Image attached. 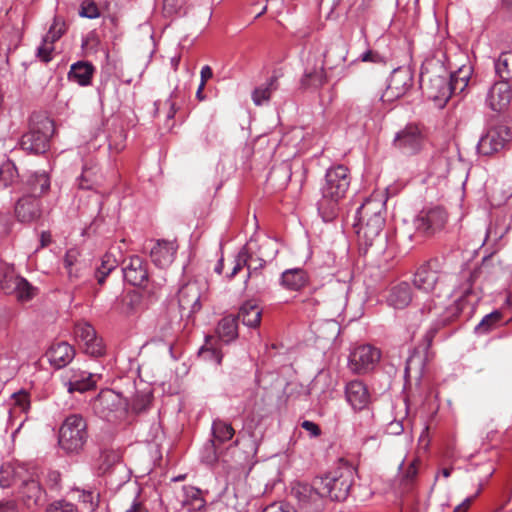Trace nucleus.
<instances>
[{
  "instance_id": "nucleus-1",
  "label": "nucleus",
  "mask_w": 512,
  "mask_h": 512,
  "mask_svg": "<svg viewBox=\"0 0 512 512\" xmlns=\"http://www.w3.org/2000/svg\"><path fill=\"white\" fill-rule=\"evenodd\" d=\"M0 486H17L21 501L29 509L46 501V492L40 484V471L35 466L18 465L13 469H2Z\"/></svg>"
},
{
  "instance_id": "nucleus-2",
  "label": "nucleus",
  "mask_w": 512,
  "mask_h": 512,
  "mask_svg": "<svg viewBox=\"0 0 512 512\" xmlns=\"http://www.w3.org/2000/svg\"><path fill=\"white\" fill-rule=\"evenodd\" d=\"M348 168L337 165L330 168L325 175L322 197L318 201V211L325 222L333 220L337 214L338 202L345 197L350 186Z\"/></svg>"
},
{
  "instance_id": "nucleus-3",
  "label": "nucleus",
  "mask_w": 512,
  "mask_h": 512,
  "mask_svg": "<svg viewBox=\"0 0 512 512\" xmlns=\"http://www.w3.org/2000/svg\"><path fill=\"white\" fill-rule=\"evenodd\" d=\"M88 439L87 422L80 414H71L65 418L58 436L60 448L67 454L80 453Z\"/></svg>"
},
{
  "instance_id": "nucleus-4",
  "label": "nucleus",
  "mask_w": 512,
  "mask_h": 512,
  "mask_svg": "<svg viewBox=\"0 0 512 512\" xmlns=\"http://www.w3.org/2000/svg\"><path fill=\"white\" fill-rule=\"evenodd\" d=\"M322 483L315 478L312 483L298 482L292 487L291 494L297 500L299 512H321L324 509Z\"/></svg>"
},
{
  "instance_id": "nucleus-5",
  "label": "nucleus",
  "mask_w": 512,
  "mask_h": 512,
  "mask_svg": "<svg viewBox=\"0 0 512 512\" xmlns=\"http://www.w3.org/2000/svg\"><path fill=\"white\" fill-rule=\"evenodd\" d=\"M54 123L49 118H42L31 125L20 141L21 148L29 153H44L49 148V141L54 133Z\"/></svg>"
},
{
  "instance_id": "nucleus-6",
  "label": "nucleus",
  "mask_w": 512,
  "mask_h": 512,
  "mask_svg": "<svg viewBox=\"0 0 512 512\" xmlns=\"http://www.w3.org/2000/svg\"><path fill=\"white\" fill-rule=\"evenodd\" d=\"M205 290L206 283L199 280L188 281L179 288L177 302L182 317L189 318L200 311Z\"/></svg>"
},
{
  "instance_id": "nucleus-7",
  "label": "nucleus",
  "mask_w": 512,
  "mask_h": 512,
  "mask_svg": "<svg viewBox=\"0 0 512 512\" xmlns=\"http://www.w3.org/2000/svg\"><path fill=\"white\" fill-rule=\"evenodd\" d=\"M512 142V133L506 125L491 126L483 134L478 142V153L483 156H491L503 150L509 149Z\"/></svg>"
},
{
  "instance_id": "nucleus-8",
  "label": "nucleus",
  "mask_w": 512,
  "mask_h": 512,
  "mask_svg": "<svg viewBox=\"0 0 512 512\" xmlns=\"http://www.w3.org/2000/svg\"><path fill=\"white\" fill-rule=\"evenodd\" d=\"M321 480L324 496L334 501H343L347 498L352 486V474L349 469H336L329 472Z\"/></svg>"
},
{
  "instance_id": "nucleus-9",
  "label": "nucleus",
  "mask_w": 512,
  "mask_h": 512,
  "mask_svg": "<svg viewBox=\"0 0 512 512\" xmlns=\"http://www.w3.org/2000/svg\"><path fill=\"white\" fill-rule=\"evenodd\" d=\"M440 283V270L437 260H430L422 264L414 273L413 286L427 296H434Z\"/></svg>"
},
{
  "instance_id": "nucleus-10",
  "label": "nucleus",
  "mask_w": 512,
  "mask_h": 512,
  "mask_svg": "<svg viewBox=\"0 0 512 512\" xmlns=\"http://www.w3.org/2000/svg\"><path fill=\"white\" fill-rule=\"evenodd\" d=\"M447 222V213L441 207L422 210L415 220V228L425 236L442 230Z\"/></svg>"
},
{
  "instance_id": "nucleus-11",
  "label": "nucleus",
  "mask_w": 512,
  "mask_h": 512,
  "mask_svg": "<svg viewBox=\"0 0 512 512\" xmlns=\"http://www.w3.org/2000/svg\"><path fill=\"white\" fill-rule=\"evenodd\" d=\"M380 351L371 345H361L354 349L349 357L350 369L356 374L372 370L380 360Z\"/></svg>"
},
{
  "instance_id": "nucleus-12",
  "label": "nucleus",
  "mask_w": 512,
  "mask_h": 512,
  "mask_svg": "<svg viewBox=\"0 0 512 512\" xmlns=\"http://www.w3.org/2000/svg\"><path fill=\"white\" fill-rule=\"evenodd\" d=\"M420 85L424 88L433 100L449 99V85L447 78L441 75H434L427 65H423L420 72Z\"/></svg>"
},
{
  "instance_id": "nucleus-13",
  "label": "nucleus",
  "mask_w": 512,
  "mask_h": 512,
  "mask_svg": "<svg viewBox=\"0 0 512 512\" xmlns=\"http://www.w3.org/2000/svg\"><path fill=\"white\" fill-rule=\"evenodd\" d=\"M425 141L422 131L416 125H407L396 134L394 146L404 154H415L421 150Z\"/></svg>"
},
{
  "instance_id": "nucleus-14",
  "label": "nucleus",
  "mask_w": 512,
  "mask_h": 512,
  "mask_svg": "<svg viewBox=\"0 0 512 512\" xmlns=\"http://www.w3.org/2000/svg\"><path fill=\"white\" fill-rule=\"evenodd\" d=\"M412 81L413 78L409 70L402 68L395 69L391 73L387 88L382 94V101L391 102L402 97L412 86Z\"/></svg>"
},
{
  "instance_id": "nucleus-15",
  "label": "nucleus",
  "mask_w": 512,
  "mask_h": 512,
  "mask_svg": "<svg viewBox=\"0 0 512 512\" xmlns=\"http://www.w3.org/2000/svg\"><path fill=\"white\" fill-rule=\"evenodd\" d=\"M465 304V299L460 297L453 300L448 306H442L435 304L433 307L428 305V315H431L432 319L435 320L436 325H446L450 321L454 320L462 312Z\"/></svg>"
},
{
  "instance_id": "nucleus-16",
  "label": "nucleus",
  "mask_w": 512,
  "mask_h": 512,
  "mask_svg": "<svg viewBox=\"0 0 512 512\" xmlns=\"http://www.w3.org/2000/svg\"><path fill=\"white\" fill-rule=\"evenodd\" d=\"M512 99L511 86L507 81L495 82L487 96L488 106L497 112L504 111Z\"/></svg>"
},
{
  "instance_id": "nucleus-17",
  "label": "nucleus",
  "mask_w": 512,
  "mask_h": 512,
  "mask_svg": "<svg viewBox=\"0 0 512 512\" xmlns=\"http://www.w3.org/2000/svg\"><path fill=\"white\" fill-rule=\"evenodd\" d=\"M41 203L39 199L23 196L15 205V215L20 222L31 223L41 217Z\"/></svg>"
},
{
  "instance_id": "nucleus-18",
  "label": "nucleus",
  "mask_w": 512,
  "mask_h": 512,
  "mask_svg": "<svg viewBox=\"0 0 512 512\" xmlns=\"http://www.w3.org/2000/svg\"><path fill=\"white\" fill-rule=\"evenodd\" d=\"M176 251L177 244L175 242L158 240L151 249L150 256L156 266L167 268L173 263Z\"/></svg>"
},
{
  "instance_id": "nucleus-19",
  "label": "nucleus",
  "mask_w": 512,
  "mask_h": 512,
  "mask_svg": "<svg viewBox=\"0 0 512 512\" xmlns=\"http://www.w3.org/2000/svg\"><path fill=\"white\" fill-rule=\"evenodd\" d=\"M345 396L354 410H362L370 402V394L365 384L359 380L350 381L346 385Z\"/></svg>"
},
{
  "instance_id": "nucleus-20",
  "label": "nucleus",
  "mask_w": 512,
  "mask_h": 512,
  "mask_svg": "<svg viewBox=\"0 0 512 512\" xmlns=\"http://www.w3.org/2000/svg\"><path fill=\"white\" fill-rule=\"evenodd\" d=\"M24 196L38 199L48 192L50 188V177L45 171L30 173L24 182Z\"/></svg>"
},
{
  "instance_id": "nucleus-21",
  "label": "nucleus",
  "mask_w": 512,
  "mask_h": 512,
  "mask_svg": "<svg viewBox=\"0 0 512 512\" xmlns=\"http://www.w3.org/2000/svg\"><path fill=\"white\" fill-rule=\"evenodd\" d=\"M384 224V218L357 221L355 226L357 227L356 233L358 238L364 241L365 245L372 246L375 240L380 237Z\"/></svg>"
},
{
  "instance_id": "nucleus-22",
  "label": "nucleus",
  "mask_w": 512,
  "mask_h": 512,
  "mask_svg": "<svg viewBox=\"0 0 512 512\" xmlns=\"http://www.w3.org/2000/svg\"><path fill=\"white\" fill-rule=\"evenodd\" d=\"M124 278L133 286H141L148 280L145 262L139 256H132L123 268Z\"/></svg>"
},
{
  "instance_id": "nucleus-23",
  "label": "nucleus",
  "mask_w": 512,
  "mask_h": 512,
  "mask_svg": "<svg viewBox=\"0 0 512 512\" xmlns=\"http://www.w3.org/2000/svg\"><path fill=\"white\" fill-rule=\"evenodd\" d=\"M385 201L383 195L378 193L368 198L357 210V221L384 218Z\"/></svg>"
},
{
  "instance_id": "nucleus-24",
  "label": "nucleus",
  "mask_w": 512,
  "mask_h": 512,
  "mask_svg": "<svg viewBox=\"0 0 512 512\" xmlns=\"http://www.w3.org/2000/svg\"><path fill=\"white\" fill-rule=\"evenodd\" d=\"M119 396L112 390L101 391L93 401V409L103 418H109L110 414L120 406Z\"/></svg>"
},
{
  "instance_id": "nucleus-25",
  "label": "nucleus",
  "mask_w": 512,
  "mask_h": 512,
  "mask_svg": "<svg viewBox=\"0 0 512 512\" xmlns=\"http://www.w3.org/2000/svg\"><path fill=\"white\" fill-rule=\"evenodd\" d=\"M50 363L56 368L68 365L75 356V350L67 342H58L50 346L46 353Z\"/></svg>"
},
{
  "instance_id": "nucleus-26",
  "label": "nucleus",
  "mask_w": 512,
  "mask_h": 512,
  "mask_svg": "<svg viewBox=\"0 0 512 512\" xmlns=\"http://www.w3.org/2000/svg\"><path fill=\"white\" fill-rule=\"evenodd\" d=\"M347 54V45L341 40L335 41L325 51L323 64L330 70L335 69L345 63Z\"/></svg>"
},
{
  "instance_id": "nucleus-27",
  "label": "nucleus",
  "mask_w": 512,
  "mask_h": 512,
  "mask_svg": "<svg viewBox=\"0 0 512 512\" xmlns=\"http://www.w3.org/2000/svg\"><path fill=\"white\" fill-rule=\"evenodd\" d=\"M386 301L395 309H403L412 301V291L407 282L393 286L387 295Z\"/></svg>"
},
{
  "instance_id": "nucleus-28",
  "label": "nucleus",
  "mask_w": 512,
  "mask_h": 512,
  "mask_svg": "<svg viewBox=\"0 0 512 512\" xmlns=\"http://www.w3.org/2000/svg\"><path fill=\"white\" fill-rule=\"evenodd\" d=\"M63 263L70 281H75L83 276L85 263L80 260V252L77 249L67 250Z\"/></svg>"
},
{
  "instance_id": "nucleus-29",
  "label": "nucleus",
  "mask_w": 512,
  "mask_h": 512,
  "mask_svg": "<svg viewBox=\"0 0 512 512\" xmlns=\"http://www.w3.org/2000/svg\"><path fill=\"white\" fill-rule=\"evenodd\" d=\"M180 501L189 511H201L206 505L202 492L193 486H183Z\"/></svg>"
},
{
  "instance_id": "nucleus-30",
  "label": "nucleus",
  "mask_w": 512,
  "mask_h": 512,
  "mask_svg": "<svg viewBox=\"0 0 512 512\" xmlns=\"http://www.w3.org/2000/svg\"><path fill=\"white\" fill-rule=\"evenodd\" d=\"M256 262L257 263L253 264V262L250 260L248 249L243 247L235 257V260L233 261V267L227 277L229 279L233 278L244 266L247 267L248 277H250L252 272L257 271L263 266L262 260H257Z\"/></svg>"
},
{
  "instance_id": "nucleus-31",
  "label": "nucleus",
  "mask_w": 512,
  "mask_h": 512,
  "mask_svg": "<svg viewBox=\"0 0 512 512\" xmlns=\"http://www.w3.org/2000/svg\"><path fill=\"white\" fill-rule=\"evenodd\" d=\"M308 282L307 273L300 268L288 269L282 273L281 285L289 290L298 291Z\"/></svg>"
},
{
  "instance_id": "nucleus-32",
  "label": "nucleus",
  "mask_w": 512,
  "mask_h": 512,
  "mask_svg": "<svg viewBox=\"0 0 512 512\" xmlns=\"http://www.w3.org/2000/svg\"><path fill=\"white\" fill-rule=\"evenodd\" d=\"M101 378V375L98 373H82L77 376L74 375L68 385V391L70 393L74 391L78 392H86L95 388L97 381Z\"/></svg>"
},
{
  "instance_id": "nucleus-33",
  "label": "nucleus",
  "mask_w": 512,
  "mask_h": 512,
  "mask_svg": "<svg viewBox=\"0 0 512 512\" xmlns=\"http://www.w3.org/2000/svg\"><path fill=\"white\" fill-rule=\"evenodd\" d=\"M262 311L259 306L252 302H245L238 313L237 319L249 327H257L261 322Z\"/></svg>"
},
{
  "instance_id": "nucleus-34",
  "label": "nucleus",
  "mask_w": 512,
  "mask_h": 512,
  "mask_svg": "<svg viewBox=\"0 0 512 512\" xmlns=\"http://www.w3.org/2000/svg\"><path fill=\"white\" fill-rule=\"evenodd\" d=\"M102 174L99 168L94 166H84L82 174L78 178V186L81 189H96L101 185Z\"/></svg>"
},
{
  "instance_id": "nucleus-35",
  "label": "nucleus",
  "mask_w": 512,
  "mask_h": 512,
  "mask_svg": "<svg viewBox=\"0 0 512 512\" xmlns=\"http://www.w3.org/2000/svg\"><path fill=\"white\" fill-rule=\"evenodd\" d=\"M94 67L86 62H77L71 66L68 78L81 86L88 85L92 79Z\"/></svg>"
},
{
  "instance_id": "nucleus-36",
  "label": "nucleus",
  "mask_w": 512,
  "mask_h": 512,
  "mask_svg": "<svg viewBox=\"0 0 512 512\" xmlns=\"http://www.w3.org/2000/svg\"><path fill=\"white\" fill-rule=\"evenodd\" d=\"M326 73L324 70L323 65L319 67H313L311 69H306L302 79L301 84L305 88L314 87L318 88L321 87L326 83Z\"/></svg>"
},
{
  "instance_id": "nucleus-37",
  "label": "nucleus",
  "mask_w": 512,
  "mask_h": 512,
  "mask_svg": "<svg viewBox=\"0 0 512 512\" xmlns=\"http://www.w3.org/2000/svg\"><path fill=\"white\" fill-rule=\"evenodd\" d=\"M237 318L230 315L221 319L217 327V334L224 342H230L237 336Z\"/></svg>"
},
{
  "instance_id": "nucleus-38",
  "label": "nucleus",
  "mask_w": 512,
  "mask_h": 512,
  "mask_svg": "<svg viewBox=\"0 0 512 512\" xmlns=\"http://www.w3.org/2000/svg\"><path fill=\"white\" fill-rule=\"evenodd\" d=\"M495 70L502 81L512 79V51L503 52L495 62Z\"/></svg>"
},
{
  "instance_id": "nucleus-39",
  "label": "nucleus",
  "mask_w": 512,
  "mask_h": 512,
  "mask_svg": "<svg viewBox=\"0 0 512 512\" xmlns=\"http://www.w3.org/2000/svg\"><path fill=\"white\" fill-rule=\"evenodd\" d=\"M277 80L276 76H272L265 87L260 86L253 91L252 99L255 105H262L270 99L272 92L278 89Z\"/></svg>"
},
{
  "instance_id": "nucleus-40",
  "label": "nucleus",
  "mask_w": 512,
  "mask_h": 512,
  "mask_svg": "<svg viewBox=\"0 0 512 512\" xmlns=\"http://www.w3.org/2000/svg\"><path fill=\"white\" fill-rule=\"evenodd\" d=\"M424 369V357L421 353L413 352L406 362L405 377L406 378H420Z\"/></svg>"
},
{
  "instance_id": "nucleus-41",
  "label": "nucleus",
  "mask_w": 512,
  "mask_h": 512,
  "mask_svg": "<svg viewBox=\"0 0 512 512\" xmlns=\"http://www.w3.org/2000/svg\"><path fill=\"white\" fill-rule=\"evenodd\" d=\"M13 281L14 294L19 301H29L36 295L37 289L25 278L18 276V279H14Z\"/></svg>"
},
{
  "instance_id": "nucleus-42",
  "label": "nucleus",
  "mask_w": 512,
  "mask_h": 512,
  "mask_svg": "<svg viewBox=\"0 0 512 512\" xmlns=\"http://www.w3.org/2000/svg\"><path fill=\"white\" fill-rule=\"evenodd\" d=\"M212 433L215 441L224 443L232 439L235 434V430L231 424L217 419L212 424Z\"/></svg>"
},
{
  "instance_id": "nucleus-43",
  "label": "nucleus",
  "mask_w": 512,
  "mask_h": 512,
  "mask_svg": "<svg viewBox=\"0 0 512 512\" xmlns=\"http://www.w3.org/2000/svg\"><path fill=\"white\" fill-rule=\"evenodd\" d=\"M468 81V73H465L461 69L458 72L451 74L450 80L447 81V84L449 85V98L452 95L462 93L467 87Z\"/></svg>"
},
{
  "instance_id": "nucleus-44",
  "label": "nucleus",
  "mask_w": 512,
  "mask_h": 512,
  "mask_svg": "<svg viewBox=\"0 0 512 512\" xmlns=\"http://www.w3.org/2000/svg\"><path fill=\"white\" fill-rule=\"evenodd\" d=\"M117 260L113 254L107 252L101 260V265L96 271V278L100 285L105 282L106 277L116 268Z\"/></svg>"
},
{
  "instance_id": "nucleus-45",
  "label": "nucleus",
  "mask_w": 512,
  "mask_h": 512,
  "mask_svg": "<svg viewBox=\"0 0 512 512\" xmlns=\"http://www.w3.org/2000/svg\"><path fill=\"white\" fill-rule=\"evenodd\" d=\"M502 321V314L499 311H494L486 315L481 322L476 326V332L479 334H486L499 326Z\"/></svg>"
},
{
  "instance_id": "nucleus-46",
  "label": "nucleus",
  "mask_w": 512,
  "mask_h": 512,
  "mask_svg": "<svg viewBox=\"0 0 512 512\" xmlns=\"http://www.w3.org/2000/svg\"><path fill=\"white\" fill-rule=\"evenodd\" d=\"M151 401V390L137 391L132 398L131 409L136 413H141L149 408Z\"/></svg>"
},
{
  "instance_id": "nucleus-47",
  "label": "nucleus",
  "mask_w": 512,
  "mask_h": 512,
  "mask_svg": "<svg viewBox=\"0 0 512 512\" xmlns=\"http://www.w3.org/2000/svg\"><path fill=\"white\" fill-rule=\"evenodd\" d=\"M75 337L80 342L81 347L90 343L97 335L94 328L89 323H78L74 329Z\"/></svg>"
},
{
  "instance_id": "nucleus-48",
  "label": "nucleus",
  "mask_w": 512,
  "mask_h": 512,
  "mask_svg": "<svg viewBox=\"0 0 512 512\" xmlns=\"http://www.w3.org/2000/svg\"><path fill=\"white\" fill-rule=\"evenodd\" d=\"M65 32V23L61 19L55 17L54 22L51 25L48 33L43 39L48 40L51 43H55Z\"/></svg>"
},
{
  "instance_id": "nucleus-49",
  "label": "nucleus",
  "mask_w": 512,
  "mask_h": 512,
  "mask_svg": "<svg viewBox=\"0 0 512 512\" xmlns=\"http://www.w3.org/2000/svg\"><path fill=\"white\" fill-rule=\"evenodd\" d=\"M82 349L86 354L92 357H100L105 353V346L103 344V341L101 338H98L97 336L90 343H86V345H84Z\"/></svg>"
},
{
  "instance_id": "nucleus-50",
  "label": "nucleus",
  "mask_w": 512,
  "mask_h": 512,
  "mask_svg": "<svg viewBox=\"0 0 512 512\" xmlns=\"http://www.w3.org/2000/svg\"><path fill=\"white\" fill-rule=\"evenodd\" d=\"M199 357H201L203 360L214 361L217 364H220L222 361L221 352L212 346L209 347L208 343H206V345L199 350Z\"/></svg>"
},
{
  "instance_id": "nucleus-51",
  "label": "nucleus",
  "mask_w": 512,
  "mask_h": 512,
  "mask_svg": "<svg viewBox=\"0 0 512 512\" xmlns=\"http://www.w3.org/2000/svg\"><path fill=\"white\" fill-rule=\"evenodd\" d=\"M45 484L50 491L58 492L61 488V474L56 470H48L45 475Z\"/></svg>"
},
{
  "instance_id": "nucleus-52",
  "label": "nucleus",
  "mask_w": 512,
  "mask_h": 512,
  "mask_svg": "<svg viewBox=\"0 0 512 512\" xmlns=\"http://www.w3.org/2000/svg\"><path fill=\"white\" fill-rule=\"evenodd\" d=\"M79 14L82 17L94 19V18L99 17L100 12H99V8H98V6L96 5L95 2H93V1H84L81 4Z\"/></svg>"
},
{
  "instance_id": "nucleus-53",
  "label": "nucleus",
  "mask_w": 512,
  "mask_h": 512,
  "mask_svg": "<svg viewBox=\"0 0 512 512\" xmlns=\"http://www.w3.org/2000/svg\"><path fill=\"white\" fill-rule=\"evenodd\" d=\"M54 51V44L48 40L43 39L42 44L37 49V57L47 63L52 59V52Z\"/></svg>"
},
{
  "instance_id": "nucleus-54",
  "label": "nucleus",
  "mask_w": 512,
  "mask_h": 512,
  "mask_svg": "<svg viewBox=\"0 0 512 512\" xmlns=\"http://www.w3.org/2000/svg\"><path fill=\"white\" fill-rule=\"evenodd\" d=\"M46 512H77V509L74 504L65 500H59L51 503L47 507Z\"/></svg>"
},
{
  "instance_id": "nucleus-55",
  "label": "nucleus",
  "mask_w": 512,
  "mask_h": 512,
  "mask_svg": "<svg viewBox=\"0 0 512 512\" xmlns=\"http://www.w3.org/2000/svg\"><path fill=\"white\" fill-rule=\"evenodd\" d=\"M125 134L123 129H119L114 132L109 138V148L115 150L117 153L122 151L124 148Z\"/></svg>"
},
{
  "instance_id": "nucleus-56",
  "label": "nucleus",
  "mask_w": 512,
  "mask_h": 512,
  "mask_svg": "<svg viewBox=\"0 0 512 512\" xmlns=\"http://www.w3.org/2000/svg\"><path fill=\"white\" fill-rule=\"evenodd\" d=\"M15 406H17L21 412H27L30 408V399L27 392L21 391L14 394Z\"/></svg>"
},
{
  "instance_id": "nucleus-57",
  "label": "nucleus",
  "mask_w": 512,
  "mask_h": 512,
  "mask_svg": "<svg viewBox=\"0 0 512 512\" xmlns=\"http://www.w3.org/2000/svg\"><path fill=\"white\" fill-rule=\"evenodd\" d=\"M14 279H18V276H14L12 274L4 275L2 279H0V289L5 294H12L14 293Z\"/></svg>"
},
{
  "instance_id": "nucleus-58",
  "label": "nucleus",
  "mask_w": 512,
  "mask_h": 512,
  "mask_svg": "<svg viewBox=\"0 0 512 512\" xmlns=\"http://www.w3.org/2000/svg\"><path fill=\"white\" fill-rule=\"evenodd\" d=\"M185 0H163V8L168 14L177 13L184 5Z\"/></svg>"
},
{
  "instance_id": "nucleus-59",
  "label": "nucleus",
  "mask_w": 512,
  "mask_h": 512,
  "mask_svg": "<svg viewBox=\"0 0 512 512\" xmlns=\"http://www.w3.org/2000/svg\"><path fill=\"white\" fill-rule=\"evenodd\" d=\"M362 62L384 63V58L374 50H368L360 56Z\"/></svg>"
},
{
  "instance_id": "nucleus-60",
  "label": "nucleus",
  "mask_w": 512,
  "mask_h": 512,
  "mask_svg": "<svg viewBox=\"0 0 512 512\" xmlns=\"http://www.w3.org/2000/svg\"><path fill=\"white\" fill-rule=\"evenodd\" d=\"M418 464L419 461L415 459L406 468L403 477L407 483L412 482L415 479L418 473Z\"/></svg>"
},
{
  "instance_id": "nucleus-61",
  "label": "nucleus",
  "mask_w": 512,
  "mask_h": 512,
  "mask_svg": "<svg viewBox=\"0 0 512 512\" xmlns=\"http://www.w3.org/2000/svg\"><path fill=\"white\" fill-rule=\"evenodd\" d=\"M301 427L308 431L313 437H317L321 434L320 427L314 422L305 420L302 422Z\"/></svg>"
},
{
  "instance_id": "nucleus-62",
  "label": "nucleus",
  "mask_w": 512,
  "mask_h": 512,
  "mask_svg": "<svg viewBox=\"0 0 512 512\" xmlns=\"http://www.w3.org/2000/svg\"><path fill=\"white\" fill-rule=\"evenodd\" d=\"M479 491L471 497L466 498L462 503L457 505L453 512H467L473 502V500L477 497Z\"/></svg>"
},
{
  "instance_id": "nucleus-63",
  "label": "nucleus",
  "mask_w": 512,
  "mask_h": 512,
  "mask_svg": "<svg viewBox=\"0 0 512 512\" xmlns=\"http://www.w3.org/2000/svg\"><path fill=\"white\" fill-rule=\"evenodd\" d=\"M0 512H17V505L14 501L0 502Z\"/></svg>"
},
{
  "instance_id": "nucleus-64",
  "label": "nucleus",
  "mask_w": 512,
  "mask_h": 512,
  "mask_svg": "<svg viewBox=\"0 0 512 512\" xmlns=\"http://www.w3.org/2000/svg\"><path fill=\"white\" fill-rule=\"evenodd\" d=\"M200 74H201V82L200 83H204V84H206L207 81L209 79H211L213 76L212 69L208 65H205L202 67Z\"/></svg>"
}]
</instances>
